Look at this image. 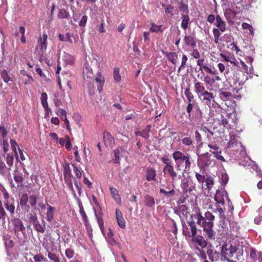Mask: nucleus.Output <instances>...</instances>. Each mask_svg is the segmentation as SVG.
Wrapping results in <instances>:
<instances>
[{
	"instance_id": "31",
	"label": "nucleus",
	"mask_w": 262,
	"mask_h": 262,
	"mask_svg": "<svg viewBox=\"0 0 262 262\" xmlns=\"http://www.w3.org/2000/svg\"><path fill=\"white\" fill-rule=\"evenodd\" d=\"M94 80L97 83V90L99 93H101L105 81L104 77L101 74H99V76L96 77Z\"/></svg>"
},
{
	"instance_id": "53",
	"label": "nucleus",
	"mask_w": 262,
	"mask_h": 262,
	"mask_svg": "<svg viewBox=\"0 0 262 262\" xmlns=\"http://www.w3.org/2000/svg\"><path fill=\"white\" fill-rule=\"evenodd\" d=\"M7 216V213L3 206L2 201L0 200V220H5Z\"/></svg>"
},
{
	"instance_id": "46",
	"label": "nucleus",
	"mask_w": 262,
	"mask_h": 262,
	"mask_svg": "<svg viewBox=\"0 0 262 262\" xmlns=\"http://www.w3.org/2000/svg\"><path fill=\"white\" fill-rule=\"evenodd\" d=\"M83 78L85 82H91V81H93V82L94 83L93 72H85L83 73Z\"/></svg>"
},
{
	"instance_id": "7",
	"label": "nucleus",
	"mask_w": 262,
	"mask_h": 262,
	"mask_svg": "<svg viewBox=\"0 0 262 262\" xmlns=\"http://www.w3.org/2000/svg\"><path fill=\"white\" fill-rule=\"evenodd\" d=\"M202 101L209 107H211L213 105V103L215 102L214 95L211 92L205 90L201 95Z\"/></svg>"
},
{
	"instance_id": "14",
	"label": "nucleus",
	"mask_w": 262,
	"mask_h": 262,
	"mask_svg": "<svg viewBox=\"0 0 262 262\" xmlns=\"http://www.w3.org/2000/svg\"><path fill=\"white\" fill-rule=\"evenodd\" d=\"M48 35L46 32H44L42 37H40L38 39V43L40 46V50L42 53L46 51L48 43H47Z\"/></svg>"
},
{
	"instance_id": "55",
	"label": "nucleus",
	"mask_w": 262,
	"mask_h": 262,
	"mask_svg": "<svg viewBox=\"0 0 262 262\" xmlns=\"http://www.w3.org/2000/svg\"><path fill=\"white\" fill-rule=\"evenodd\" d=\"M191 52L190 53L191 56L196 59H200L201 55L197 49H191Z\"/></svg>"
},
{
	"instance_id": "33",
	"label": "nucleus",
	"mask_w": 262,
	"mask_h": 262,
	"mask_svg": "<svg viewBox=\"0 0 262 262\" xmlns=\"http://www.w3.org/2000/svg\"><path fill=\"white\" fill-rule=\"evenodd\" d=\"M162 25H158L154 23H151V27L149 28V31L153 33H158L163 32L162 29Z\"/></svg>"
},
{
	"instance_id": "56",
	"label": "nucleus",
	"mask_w": 262,
	"mask_h": 262,
	"mask_svg": "<svg viewBox=\"0 0 262 262\" xmlns=\"http://www.w3.org/2000/svg\"><path fill=\"white\" fill-rule=\"evenodd\" d=\"M182 143L186 146L192 145L193 140L190 137H185L182 139Z\"/></svg>"
},
{
	"instance_id": "3",
	"label": "nucleus",
	"mask_w": 262,
	"mask_h": 262,
	"mask_svg": "<svg viewBox=\"0 0 262 262\" xmlns=\"http://www.w3.org/2000/svg\"><path fill=\"white\" fill-rule=\"evenodd\" d=\"M172 157L175 161L176 167L178 170H181V167L184 164L183 171L187 172L190 170L191 166L190 158L188 155H185L180 151H176L173 152Z\"/></svg>"
},
{
	"instance_id": "16",
	"label": "nucleus",
	"mask_w": 262,
	"mask_h": 262,
	"mask_svg": "<svg viewBox=\"0 0 262 262\" xmlns=\"http://www.w3.org/2000/svg\"><path fill=\"white\" fill-rule=\"evenodd\" d=\"M151 127L150 125H147L146 128L141 131L136 130L135 135L136 136H140L145 139H148L149 137V133L151 131Z\"/></svg>"
},
{
	"instance_id": "5",
	"label": "nucleus",
	"mask_w": 262,
	"mask_h": 262,
	"mask_svg": "<svg viewBox=\"0 0 262 262\" xmlns=\"http://www.w3.org/2000/svg\"><path fill=\"white\" fill-rule=\"evenodd\" d=\"M4 201L3 202L4 205L6 210L9 212L10 215L12 216L15 212V206L14 205V202L10 200L9 195L7 192H5L4 193Z\"/></svg>"
},
{
	"instance_id": "36",
	"label": "nucleus",
	"mask_w": 262,
	"mask_h": 262,
	"mask_svg": "<svg viewBox=\"0 0 262 262\" xmlns=\"http://www.w3.org/2000/svg\"><path fill=\"white\" fill-rule=\"evenodd\" d=\"M178 7L180 11L182 12L181 14H188L189 10L188 6L187 5L183 3L182 1H181L179 3Z\"/></svg>"
},
{
	"instance_id": "28",
	"label": "nucleus",
	"mask_w": 262,
	"mask_h": 262,
	"mask_svg": "<svg viewBox=\"0 0 262 262\" xmlns=\"http://www.w3.org/2000/svg\"><path fill=\"white\" fill-rule=\"evenodd\" d=\"M55 208L50 205H48L46 212V220L48 222H51L54 220Z\"/></svg>"
},
{
	"instance_id": "10",
	"label": "nucleus",
	"mask_w": 262,
	"mask_h": 262,
	"mask_svg": "<svg viewBox=\"0 0 262 262\" xmlns=\"http://www.w3.org/2000/svg\"><path fill=\"white\" fill-rule=\"evenodd\" d=\"M207 254L209 259L211 262H219L220 260H222L221 252L220 253L215 250L209 249L207 250Z\"/></svg>"
},
{
	"instance_id": "17",
	"label": "nucleus",
	"mask_w": 262,
	"mask_h": 262,
	"mask_svg": "<svg viewBox=\"0 0 262 262\" xmlns=\"http://www.w3.org/2000/svg\"><path fill=\"white\" fill-rule=\"evenodd\" d=\"M103 140L106 146L112 147L115 144V140L111 133L106 132L103 134Z\"/></svg>"
},
{
	"instance_id": "6",
	"label": "nucleus",
	"mask_w": 262,
	"mask_h": 262,
	"mask_svg": "<svg viewBox=\"0 0 262 262\" xmlns=\"http://www.w3.org/2000/svg\"><path fill=\"white\" fill-rule=\"evenodd\" d=\"M196 64L199 67V70L202 74H204V72L206 73L210 74L211 75H216L217 74V72L216 70H213L210 67L208 66L204 62V58L198 59L196 61Z\"/></svg>"
},
{
	"instance_id": "8",
	"label": "nucleus",
	"mask_w": 262,
	"mask_h": 262,
	"mask_svg": "<svg viewBox=\"0 0 262 262\" xmlns=\"http://www.w3.org/2000/svg\"><path fill=\"white\" fill-rule=\"evenodd\" d=\"M224 195H225V197L226 198L227 201H228V203H231V201L230 200V199L229 198L228 196V193L227 191H222L220 190H217L216 191V193L214 196V199L215 201L216 202V204H220L224 205L225 203L224 201Z\"/></svg>"
},
{
	"instance_id": "12",
	"label": "nucleus",
	"mask_w": 262,
	"mask_h": 262,
	"mask_svg": "<svg viewBox=\"0 0 262 262\" xmlns=\"http://www.w3.org/2000/svg\"><path fill=\"white\" fill-rule=\"evenodd\" d=\"M191 243L193 245H197L202 248H204L207 245V242L204 237L200 235H196L194 237L190 238Z\"/></svg>"
},
{
	"instance_id": "13",
	"label": "nucleus",
	"mask_w": 262,
	"mask_h": 262,
	"mask_svg": "<svg viewBox=\"0 0 262 262\" xmlns=\"http://www.w3.org/2000/svg\"><path fill=\"white\" fill-rule=\"evenodd\" d=\"M205 90V86L203 83L196 79L194 80V91L199 98H201V95Z\"/></svg>"
},
{
	"instance_id": "54",
	"label": "nucleus",
	"mask_w": 262,
	"mask_h": 262,
	"mask_svg": "<svg viewBox=\"0 0 262 262\" xmlns=\"http://www.w3.org/2000/svg\"><path fill=\"white\" fill-rule=\"evenodd\" d=\"M221 124L225 127L228 128L230 126V125L229 124V119H230V117L228 116V115H227L226 117H224L223 116H222L221 118Z\"/></svg>"
},
{
	"instance_id": "49",
	"label": "nucleus",
	"mask_w": 262,
	"mask_h": 262,
	"mask_svg": "<svg viewBox=\"0 0 262 262\" xmlns=\"http://www.w3.org/2000/svg\"><path fill=\"white\" fill-rule=\"evenodd\" d=\"M56 114L61 119L67 117V112L65 110L61 108H58L56 110Z\"/></svg>"
},
{
	"instance_id": "37",
	"label": "nucleus",
	"mask_w": 262,
	"mask_h": 262,
	"mask_svg": "<svg viewBox=\"0 0 262 262\" xmlns=\"http://www.w3.org/2000/svg\"><path fill=\"white\" fill-rule=\"evenodd\" d=\"M14 179L18 183H21L24 181L23 173L17 170L15 171L14 173Z\"/></svg>"
},
{
	"instance_id": "11",
	"label": "nucleus",
	"mask_w": 262,
	"mask_h": 262,
	"mask_svg": "<svg viewBox=\"0 0 262 262\" xmlns=\"http://www.w3.org/2000/svg\"><path fill=\"white\" fill-rule=\"evenodd\" d=\"M184 42L186 47L190 49H194L196 46L195 38L193 35L186 34L184 38Z\"/></svg>"
},
{
	"instance_id": "43",
	"label": "nucleus",
	"mask_w": 262,
	"mask_h": 262,
	"mask_svg": "<svg viewBox=\"0 0 262 262\" xmlns=\"http://www.w3.org/2000/svg\"><path fill=\"white\" fill-rule=\"evenodd\" d=\"M35 229L38 232L44 233L45 231V225H42L38 221L37 223L33 225Z\"/></svg>"
},
{
	"instance_id": "38",
	"label": "nucleus",
	"mask_w": 262,
	"mask_h": 262,
	"mask_svg": "<svg viewBox=\"0 0 262 262\" xmlns=\"http://www.w3.org/2000/svg\"><path fill=\"white\" fill-rule=\"evenodd\" d=\"M212 33L214 36V40L215 43H218L219 42V40H221L220 38V36L221 35V31L219 29L213 28L212 30Z\"/></svg>"
},
{
	"instance_id": "34",
	"label": "nucleus",
	"mask_w": 262,
	"mask_h": 262,
	"mask_svg": "<svg viewBox=\"0 0 262 262\" xmlns=\"http://www.w3.org/2000/svg\"><path fill=\"white\" fill-rule=\"evenodd\" d=\"M70 14L64 9H60L59 10L57 17L59 19H68L70 17Z\"/></svg>"
},
{
	"instance_id": "35",
	"label": "nucleus",
	"mask_w": 262,
	"mask_h": 262,
	"mask_svg": "<svg viewBox=\"0 0 262 262\" xmlns=\"http://www.w3.org/2000/svg\"><path fill=\"white\" fill-rule=\"evenodd\" d=\"M184 94L186 97L187 102H195V100L194 99V96L189 88L185 90Z\"/></svg>"
},
{
	"instance_id": "27",
	"label": "nucleus",
	"mask_w": 262,
	"mask_h": 262,
	"mask_svg": "<svg viewBox=\"0 0 262 262\" xmlns=\"http://www.w3.org/2000/svg\"><path fill=\"white\" fill-rule=\"evenodd\" d=\"M196 104L195 102H188V104L186 107V112L188 114V118L190 121L194 122L195 121L196 117L194 118L191 115V112L192 109L194 107Z\"/></svg>"
},
{
	"instance_id": "1",
	"label": "nucleus",
	"mask_w": 262,
	"mask_h": 262,
	"mask_svg": "<svg viewBox=\"0 0 262 262\" xmlns=\"http://www.w3.org/2000/svg\"><path fill=\"white\" fill-rule=\"evenodd\" d=\"M195 219L196 220V224L203 228L204 235L209 240L215 239V232L213 230V222L215 216L210 211H206L203 215L199 209L195 211L194 214Z\"/></svg>"
},
{
	"instance_id": "9",
	"label": "nucleus",
	"mask_w": 262,
	"mask_h": 262,
	"mask_svg": "<svg viewBox=\"0 0 262 262\" xmlns=\"http://www.w3.org/2000/svg\"><path fill=\"white\" fill-rule=\"evenodd\" d=\"M11 222L14 226L13 229L15 234L21 231L24 234L25 232V227L21 220L18 218H14L12 219Z\"/></svg>"
},
{
	"instance_id": "47",
	"label": "nucleus",
	"mask_w": 262,
	"mask_h": 262,
	"mask_svg": "<svg viewBox=\"0 0 262 262\" xmlns=\"http://www.w3.org/2000/svg\"><path fill=\"white\" fill-rule=\"evenodd\" d=\"M160 192L164 194V196L166 198H168L173 196L175 194L176 191L172 189L170 191H167L165 189L161 188L160 189Z\"/></svg>"
},
{
	"instance_id": "15",
	"label": "nucleus",
	"mask_w": 262,
	"mask_h": 262,
	"mask_svg": "<svg viewBox=\"0 0 262 262\" xmlns=\"http://www.w3.org/2000/svg\"><path fill=\"white\" fill-rule=\"evenodd\" d=\"M214 25L216 27L217 29L221 30V32H224L226 28V24L219 15L216 16V21L214 23Z\"/></svg>"
},
{
	"instance_id": "45",
	"label": "nucleus",
	"mask_w": 262,
	"mask_h": 262,
	"mask_svg": "<svg viewBox=\"0 0 262 262\" xmlns=\"http://www.w3.org/2000/svg\"><path fill=\"white\" fill-rule=\"evenodd\" d=\"M10 170L8 169V166L5 165L3 159L0 157V173L4 174L7 171Z\"/></svg>"
},
{
	"instance_id": "21",
	"label": "nucleus",
	"mask_w": 262,
	"mask_h": 262,
	"mask_svg": "<svg viewBox=\"0 0 262 262\" xmlns=\"http://www.w3.org/2000/svg\"><path fill=\"white\" fill-rule=\"evenodd\" d=\"M164 55L168 58V60L173 65H176L178 62V55L177 52H165Z\"/></svg>"
},
{
	"instance_id": "30",
	"label": "nucleus",
	"mask_w": 262,
	"mask_h": 262,
	"mask_svg": "<svg viewBox=\"0 0 262 262\" xmlns=\"http://www.w3.org/2000/svg\"><path fill=\"white\" fill-rule=\"evenodd\" d=\"M181 27L183 30H185L187 29L190 22V18L188 14H181Z\"/></svg>"
},
{
	"instance_id": "25",
	"label": "nucleus",
	"mask_w": 262,
	"mask_h": 262,
	"mask_svg": "<svg viewBox=\"0 0 262 262\" xmlns=\"http://www.w3.org/2000/svg\"><path fill=\"white\" fill-rule=\"evenodd\" d=\"M115 213L118 225L120 228L124 229L126 225L122 212L119 209H117Z\"/></svg>"
},
{
	"instance_id": "64",
	"label": "nucleus",
	"mask_w": 262,
	"mask_h": 262,
	"mask_svg": "<svg viewBox=\"0 0 262 262\" xmlns=\"http://www.w3.org/2000/svg\"><path fill=\"white\" fill-rule=\"evenodd\" d=\"M194 137L198 143L202 144V137L201 134L198 130H196L194 133Z\"/></svg>"
},
{
	"instance_id": "40",
	"label": "nucleus",
	"mask_w": 262,
	"mask_h": 262,
	"mask_svg": "<svg viewBox=\"0 0 262 262\" xmlns=\"http://www.w3.org/2000/svg\"><path fill=\"white\" fill-rule=\"evenodd\" d=\"M120 69L118 67H115L113 69V77L116 82H119L121 79L120 74Z\"/></svg>"
},
{
	"instance_id": "29",
	"label": "nucleus",
	"mask_w": 262,
	"mask_h": 262,
	"mask_svg": "<svg viewBox=\"0 0 262 262\" xmlns=\"http://www.w3.org/2000/svg\"><path fill=\"white\" fill-rule=\"evenodd\" d=\"M79 213L83 221L85 227H88L90 225L89 220L84 210L83 207L81 203L79 204Z\"/></svg>"
},
{
	"instance_id": "50",
	"label": "nucleus",
	"mask_w": 262,
	"mask_h": 262,
	"mask_svg": "<svg viewBox=\"0 0 262 262\" xmlns=\"http://www.w3.org/2000/svg\"><path fill=\"white\" fill-rule=\"evenodd\" d=\"M1 75L5 82L8 83L9 81L11 80V78L6 70H4L2 72Z\"/></svg>"
},
{
	"instance_id": "20",
	"label": "nucleus",
	"mask_w": 262,
	"mask_h": 262,
	"mask_svg": "<svg viewBox=\"0 0 262 262\" xmlns=\"http://www.w3.org/2000/svg\"><path fill=\"white\" fill-rule=\"evenodd\" d=\"M28 195L27 193H24L21 195L19 199V205L21 209L24 210L28 211L30 207L27 205L28 202Z\"/></svg>"
},
{
	"instance_id": "39",
	"label": "nucleus",
	"mask_w": 262,
	"mask_h": 262,
	"mask_svg": "<svg viewBox=\"0 0 262 262\" xmlns=\"http://www.w3.org/2000/svg\"><path fill=\"white\" fill-rule=\"evenodd\" d=\"M187 60H188L187 56L186 55H185L184 54H183L182 56V58H181V65L178 70V74L180 73L181 70H183L185 68V67L186 66V63H187Z\"/></svg>"
},
{
	"instance_id": "61",
	"label": "nucleus",
	"mask_w": 262,
	"mask_h": 262,
	"mask_svg": "<svg viewBox=\"0 0 262 262\" xmlns=\"http://www.w3.org/2000/svg\"><path fill=\"white\" fill-rule=\"evenodd\" d=\"M74 251L72 248H68L65 251V254L68 258H72L74 255Z\"/></svg>"
},
{
	"instance_id": "26",
	"label": "nucleus",
	"mask_w": 262,
	"mask_h": 262,
	"mask_svg": "<svg viewBox=\"0 0 262 262\" xmlns=\"http://www.w3.org/2000/svg\"><path fill=\"white\" fill-rule=\"evenodd\" d=\"M95 216L97 219V222H98V224L100 227V229L101 232H103L104 230V227L103 220V217H102L103 213L102 212V211L100 210V211H99L98 212H96V211H95Z\"/></svg>"
},
{
	"instance_id": "18",
	"label": "nucleus",
	"mask_w": 262,
	"mask_h": 262,
	"mask_svg": "<svg viewBox=\"0 0 262 262\" xmlns=\"http://www.w3.org/2000/svg\"><path fill=\"white\" fill-rule=\"evenodd\" d=\"M156 170L152 167H147L146 170V179L148 181H156Z\"/></svg>"
},
{
	"instance_id": "44",
	"label": "nucleus",
	"mask_w": 262,
	"mask_h": 262,
	"mask_svg": "<svg viewBox=\"0 0 262 262\" xmlns=\"http://www.w3.org/2000/svg\"><path fill=\"white\" fill-rule=\"evenodd\" d=\"M205 181L206 182L205 185L207 189H208V190H210L212 186L214 184V181L213 178L211 176H208L206 178V179H205Z\"/></svg>"
},
{
	"instance_id": "23",
	"label": "nucleus",
	"mask_w": 262,
	"mask_h": 262,
	"mask_svg": "<svg viewBox=\"0 0 262 262\" xmlns=\"http://www.w3.org/2000/svg\"><path fill=\"white\" fill-rule=\"evenodd\" d=\"M4 160L6 162L8 169L11 170L14 162V156L12 153L4 154L3 155Z\"/></svg>"
},
{
	"instance_id": "19",
	"label": "nucleus",
	"mask_w": 262,
	"mask_h": 262,
	"mask_svg": "<svg viewBox=\"0 0 262 262\" xmlns=\"http://www.w3.org/2000/svg\"><path fill=\"white\" fill-rule=\"evenodd\" d=\"M163 172L165 174L169 176L172 180H174L177 177V173L172 164L168 166H164L163 168Z\"/></svg>"
},
{
	"instance_id": "58",
	"label": "nucleus",
	"mask_w": 262,
	"mask_h": 262,
	"mask_svg": "<svg viewBox=\"0 0 262 262\" xmlns=\"http://www.w3.org/2000/svg\"><path fill=\"white\" fill-rule=\"evenodd\" d=\"M28 202L31 206L34 207L36 205V202H37V198L36 196L34 195H30Z\"/></svg>"
},
{
	"instance_id": "42",
	"label": "nucleus",
	"mask_w": 262,
	"mask_h": 262,
	"mask_svg": "<svg viewBox=\"0 0 262 262\" xmlns=\"http://www.w3.org/2000/svg\"><path fill=\"white\" fill-rule=\"evenodd\" d=\"M48 257L53 262H60L59 256L51 251H48Z\"/></svg>"
},
{
	"instance_id": "22",
	"label": "nucleus",
	"mask_w": 262,
	"mask_h": 262,
	"mask_svg": "<svg viewBox=\"0 0 262 262\" xmlns=\"http://www.w3.org/2000/svg\"><path fill=\"white\" fill-rule=\"evenodd\" d=\"M123 148L121 146L117 147L113 151L112 155V162L115 164H119L120 162V154L122 152Z\"/></svg>"
},
{
	"instance_id": "52",
	"label": "nucleus",
	"mask_w": 262,
	"mask_h": 262,
	"mask_svg": "<svg viewBox=\"0 0 262 262\" xmlns=\"http://www.w3.org/2000/svg\"><path fill=\"white\" fill-rule=\"evenodd\" d=\"M210 151L213 154L214 157H215L217 160L222 161H225L224 158L221 155V154L222 153L221 149H220L219 151H212L211 150H210Z\"/></svg>"
},
{
	"instance_id": "57",
	"label": "nucleus",
	"mask_w": 262,
	"mask_h": 262,
	"mask_svg": "<svg viewBox=\"0 0 262 262\" xmlns=\"http://www.w3.org/2000/svg\"><path fill=\"white\" fill-rule=\"evenodd\" d=\"M161 160L164 164H165V166H168L172 164L171 160L166 155L162 157L161 158Z\"/></svg>"
},
{
	"instance_id": "51",
	"label": "nucleus",
	"mask_w": 262,
	"mask_h": 262,
	"mask_svg": "<svg viewBox=\"0 0 262 262\" xmlns=\"http://www.w3.org/2000/svg\"><path fill=\"white\" fill-rule=\"evenodd\" d=\"M174 11V7L171 6V5H168L166 6L165 8V14H169L170 17L173 16Z\"/></svg>"
},
{
	"instance_id": "2",
	"label": "nucleus",
	"mask_w": 262,
	"mask_h": 262,
	"mask_svg": "<svg viewBox=\"0 0 262 262\" xmlns=\"http://www.w3.org/2000/svg\"><path fill=\"white\" fill-rule=\"evenodd\" d=\"M243 252L235 245L224 243L221 247V255L228 262H244Z\"/></svg>"
},
{
	"instance_id": "48",
	"label": "nucleus",
	"mask_w": 262,
	"mask_h": 262,
	"mask_svg": "<svg viewBox=\"0 0 262 262\" xmlns=\"http://www.w3.org/2000/svg\"><path fill=\"white\" fill-rule=\"evenodd\" d=\"M190 183L186 180H182L181 183V188L184 193H187Z\"/></svg>"
},
{
	"instance_id": "60",
	"label": "nucleus",
	"mask_w": 262,
	"mask_h": 262,
	"mask_svg": "<svg viewBox=\"0 0 262 262\" xmlns=\"http://www.w3.org/2000/svg\"><path fill=\"white\" fill-rule=\"evenodd\" d=\"M10 144H11L12 149L15 152V155L17 157V158H18L17 153V151H16V147H17L18 148H19L18 144L16 143V141H15L14 140H12V139L10 140Z\"/></svg>"
},
{
	"instance_id": "41",
	"label": "nucleus",
	"mask_w": 262,
	"mask_h": 262,
	"mask_svg": "<svg viewBox=\"0 0 262 262\" xmlns=\"http://www.w3.org/2000/svg\"><path fill=\"white\" fill-rule=\"evenodd\" d=\"M41 102L44 108L48 109V95L46 92H43L41 94Z\"/></svg>"
},
{
	"instance_id": "59",
	"label": "nucleus",
	"mask_w": 262,
	"mask_h": 262,
	"mask_svg": "<svg viewBox=\"0 0 262 262\" xmlns=\"http://www.w3.org/2000/svg\"><path fill=\"white\" fill-rule=\"evenodd\" d=\"M72 166L73 168L74 172L76 175V177L78 179H80L81 177L82 176V172L80 170H79L75 165V164H72Z\"/></svg>"
},
{
	"instance_id": "63",
	"label": "nucleus",
	"mask_w": 262,
	"mask_h": 262,
	"mask_svg": "<svg viewBox=\"0 0 262 262\" xmlns=\"http://www.w3.org/2000/svg\"><path fill=\"white\" fill-rule=\"evenodd\" d=\"M88 20V16L86 15H84L82 17L81 20L79 21V25L80 27H84L86 24Z\"/></svg>"
},
{
	"instance_id": "4",
	"label": "nucleus",
	"mask_w": 262,
	"mask_h": 262,
	"mask_svg": "<svg viewBox=\"0 0 262 262\" xmlns=\"http://www.w3.org/2000/svg\"><path fill=\"white\" fill-rule=\"evenodd\" d=\"M196 224V222L191 221L182 225V234L187 239H190L197 234L198 229Z\"/></svg>"
},
{
	"instance_id": "32",
	"label": "nucleus",
	"mask_w": 262,
	"mask_h": 262,
	"mask_svg": "<svg viewBox=\"0 0 262 262\" xmlns=\"http://www.w3.org/2000/svg\"><path fill=\"white\" fill-rule=\"evenodd\" d=\"M144 203L146 207H152L155 206V199L152 196L147 194L144 196Z\"/></svg>"
},
{
	"instance_id": "24",
	"label": "nucleus",
	"mask_w": 262,
	"mask_h": 262,
	"mask_svg": "<svg viewBox=\"0 0 262 262\" xmlns=\"http://www.w3.org/2000/svg\"><path fill=\"white\" fill-rule=\"evenodd\" d=\"M111 194L113 199L115 200L117 204L121 205V199L119 194L118 190L113 187L110 188Z\"/></svg>"
},
{
	"instance_id": "62",
	"label": "nucleus",
	"mask_w": 262,
	"mask_h": 262,
	"mask_svg": "<svg viewBox=\"0 0 262 262\" xmlns=\"http://www.w3.org/2000/svg\"><path fill=\"white\" fill-rule=\"evenodd\" d=\"M195 178L197 179L198 181L203 184L205 180V177L203 175H201L199 173L196 172L195 174Z\"/></svg>"
}]
</instances>
